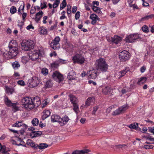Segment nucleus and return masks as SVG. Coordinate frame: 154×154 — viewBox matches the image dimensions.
Wrapping results in <instances>:
<instances>
[{"mask_svg": "<svg viewBox=\"0 0 154 154\" xmlns=\"http://www.w3.org/2000/svg\"><path fill=\"white\" fill-rule=\"evenodd\" d=\"M90 75L88 77L90 79H95L97 75V69H93L89 71Z\"/></svg>", "mask_w": 154, "mask_h": 154, "instance_id": "f3484780", "label": "nucleus"}, {"mask_svg": "<svg viewBox=\"0 0 154 154\" xmlns=\"http://www.w3.org/2000/svg\"><path fill=\"white\" fill-rule=\"evenodd\" d=\"M111 91L112 89H111L110 86H105L102 89L103 93L106 95L112 94Z\"/></svg>", "mask_w": 154, "mask_h": 154, "instance_id": "412c9836", "label": "nucleus"}, {"mask_svg": "<svg viewBox=\"0 0 154 154\" xmlns=\"http://www.w3.org/2000/svg\"><path fill=\"white\" fill-rule=\"evenodd\" d=\"M89 18L92 20L91 23L93 25H95L96 23L97 20H100V18L97 15L94 14H91Z\"/></svg>", "mask_w": 154, "mask_h": 154, "instance_id": "2eb2a0df", "label": "nucleus"}, {"mask_svg": "<svg viewBox=\"0 0 154 154\" xmlns=\"http://www.w3.org/2000/svg\"><path fill=\"white\" fill-rule=\"evenodd\" d=\"M22 49L25 51H29L33 49L35 46L34 42L32 40L23 41L21 43Z\"/></svg>", "mask_w": 154, "mask_h": 154, "instance_id": "20e7f679", "label": "nucleus"}, {"mask_svg": "<svg viewBox=\"0 0 154 154\" xmlns=\"http://www.w3.org/2000/svg\"><path fill=\"white\" fill-rule=\"evenodd\" d=\"M128 127L131 129H135L136 130L140 131L141 129L138 127V124L137 123L135 122L128 126Z\"/></svg>", "mask_w": 154, "mask_h": 154, "instance_id": "b1692460", "label": "nucleus"}, {"mask_svg": "<svg viewBox=\"0 0 154 154\" xmlns=\"http://www.w3.org/2000/svg\"><path fill=\"white\" fill-rule=\"evenodd\" d=\"M142 1L143 2V3L142 4L143 6L145 7H147L148 6H149V4L148 3L145 2L144 0H142Z\"/></svg>", "mask_w": 154, "mask_h": 154, "instance_id": "052dcab7", "label": "nucleus"}, {"mask_svg": "<svg viewBox=\"0 0 154 154\" xmlns=\"http://www.w3.org/2000/svg\"><path fill=\"white\" fill-rule=\"evenodd\" d=\"M48 19V17L47 16H45L43 17V20L42 21L43 23L44 24H46L47 22L46 20Z\"/></svg>", "mask_w": 154, "mask_h": 154, "instance_id": "e2e57ef3", "label": "nucleus"}, {"mask_svg": "<svg viewBox=\"0 0 154 154\" xmlns=\"http://www.w3.org/2000/svg\"><path fill=\"white\" fill-rule=\"evenodd\" d=\"M18 53V48H9L8 52V58L9 59L15 57Z\"/></svg>", "mask_w": 154, "mask_h": 154, "instance_id": "ddd939ff", "label": "nucleus"}, {"mask_svg": "<svg viewBox=\"0 0 154 154\" xmlns=\"http://www.w3.org/2000/svg\"><path fill=\"white\" fill-rule=\"evenodd\" d=\"M12 66L13 68L15 69H18L20 66V65L18 61H15L12 63Z\"/></svg>", "mask_w": 154, "mask_h": 154, "instance_id": "c85d7f7f", "label": "nucleus"}, {"mask_svg": "<svg viewBox=\"0 0 154 154\" xmlns=\"http://www.w3.org/2000/svg\"><path fill=\"white\" fill-rule=\"evenodd\" d=\"M43 14V12L42 11H39L36 14L35 20L36 23H38L40 20Z\"/></svg>", "mask_w": 154, "mask_h": 154, "instance_id": "4be33fe9", "label": "nucleus"}, {"mask_svg": "<svg viewBox=\"0 0 154 154\" xmlns=\"http://www.w3.org/2000/svg\"><path fill=\"white\" fill-rule=\"evenodd\" d=\"M77 10V7L76 6H73L72 8V12L73 14L75 13Z\"/></svg>", "mask_w": 154, "mask_h": 154, "instance_id": "0e129e2a", "label": "nucleus"}, {"mask_svg": "<svg viewBox=\"0 0 154 154\" xmlns=\"http://www.w3.org/2000/svg\"><path fill=\"white\" fill-rule=\"evenodd\" d=\"M9 48H18L17 44L16 41L14 40H11L9 43L8 45Z\"/></svg>", "mask_w": 154, "mask_h": 154, "instance_id": "a211bd4d", "label": "nucleus"}, {"mask_svg": "<svg viewBox=\"0 0 154 154\" xmlns=\"http://www.w3.org/2000/svg\"><path fill=\"white\" fill-rule=\"evenodd\" d=\"M97 69L102 72H106L108 67V65L105 60L100 58L96 61Z\"/></svg>", "mask_w": 154, "mask_h": 154, "instance_id": "7ed1b4c3", "label": "nucleus"}, {"mask_svg": "<svg viewBox=\"0 0 154 154\" xmlns=\"http://www.w3.org/2000/svg\"><path fill=\"white\" fill-rule=\"evenodd\" d=\"M70 101L71 103L73 104L77 103L78 102V100L76 97L72 95H69Z\"/></svg>", "mask_w": 154, "mask_h": 154, "instance_id": "a878e982", "label": "nucleus"}, {"mask_svg": "<svg viewBox=\"0 0 154 154\" xmlns=\"http://www.w3.org/2000/svg\"><path fill=\"white\" fill-rule=\"evenodd\" d=\"M142 29L144 32L145 33H147L149 32L148 27L146 25H144L143 26Z\"/></svg>", "mask_w": 154, "mask_h": 154, "instance_id": "c03bdc74", "label": "nucleus"}, {"mask_svg": "<svg viewBox=\"0 0 154 154\" xmlns=\"http://www.w3.org/2000/svg\"><path fill=\"white\" fill-rule=\"evenodd\" d=\"M0 152L2 153H4V154H9L7 151H6L5 149V147L1 145V143H0Z\"/></svg>", "mask_w": 154, "mask_h": 154, "instance_id": "f704fd0d", "label": "nucleus"}, {"mask_svg": "<svg viewBox=\"0 0 154 154\" xmlns=\"http://www.w3.org/2000/svg\"><path fill=\"white\" fill-rule=\"evenodd\" d=\"M66 0H63L62 2L60 5V10H61L63 9L66 6Z\"/></svg>", "mask_w": 154, "mask_h": 154, "instance_id": "79ce46f5", "label": "nucleus"}, {"mask_svg": "<svg viewBox=\"0 0 154 154\" xmlns=\"http://www.w3.org/2000/svg\"><path fill=\"white\" fill-rule=\"evenodd\" d=\"M93 98L91 97H88L85 102V105L88 106H90L91 103L93 101Z\"/></svg>", "mask_w": 154, "mask_h": 154, "instance_id": "4c0bfd02", "label": "nucleus"}, {"mask_svg": "<svg viewBox=\"0 0 154 154\" xmlns=\"http://www.w3.org/2000/svg\"><path fill=\"white\" fill-rule=\"evenodd\" d=\"M17 83L18 85L23 86L25 85V83L23 80H20L17 81Z\"/></svg>", "mask_w": 154, "mask_h": 154, "instance_id": "603ef678", "label": "nucleus"}, {"mask_svg": "<svg viewBox=\"0 0 154 154\" xmlns=\"http://www.w3.org/2000/svg\"><path fill=\"white\" fill-rule=\"evenodd\" d=\"M39 120L38 119L34 118L32 121V123L33 126H36L38 125L39 123Z\"/></svg>", "mask_w": 154, "mask_h": 154, "instance_id": "c9c22d12", "label": "nucleus"}, {"mask_svg": "<svg viewBox=\"0 0 154 154\" xmlns=\"http://www.w3.org/2000/svg\"><path fill=\"white\" fill-rule=\"evenodd\" d=\"M119 56L121 61H125L130 58V54L128 51L124 50L120 53Z\"/></svg>", "mask_w": 154, "mask_h": 154, "instance_id": "9d476101", "label": "nucleus"}, {"mask_svg": "<svg viewBox=\"0 0 154 154\" xmlns=\"http://www.w3.org/2000/svg\"><path fill=\"white\" fill-rule=\"evenodd\" d=\"M21 102L24 107L28 110L38 107L41 104V101L38 97H34L33 100L31 97H25L22 99Z\"/></svg>", "mask_w": 154, "mask_h": 154, "instance_id": "f257e3e1", "label": "nucleus"}, {"mask_svg": "<svg viewBox=\"0 0 154 154\" xmlns=\"http://www.w3.org/2000/svg\"><path fill=\"white\" fill-rule=\"evenodd\" d=\"M53 86V82L51 80H49L45 83V86L46 88H50Z\"/></svg>", "mask_w": 154, "mask_h": 154, "instance_id": "473e14b6", "label": "nucleus"}, {"mask_svg": "<svg viewBox=\"0 0 154 154\" xmlns=\"http://www.w3.org/2000/svg\"><path fill=\"white\" fill-rule=\"evenodd\" d=\"M30 146H31L32 147L34 148H35L37 149L38 144H35L34 143L32 142Z\"/></svg>", "mask_w": 154, "mask_h": 154, "instance_id": "4d7b16f0", "label": "nucleus"}, {"mask_svg": "<svg viewBox=\"0 0 154 154\" xmlns=\"http://www.w3.org/2000/svg\"><path fill=\"white\" fill-rule=\"evenodd\" d=\"M43 114L42 116V120H44L48 117L50 115L51 112L49 110L45 109L43 112Z\"/></svg>", "mask_w": 154, "mask_h": 154, "instance_id": "6ab92c4d", "label": "nucleus"}, {"mask_svg": "<svg viewBox=\"0 0 154 154\" xmlns=\"http://www.w3.org/2000/svg\"><path fill=\"white\" fill-rule=\"evenodd\" d=\"M80 17V12L78 11L75 14V18L76 20H78Z\"/></svg>", "mask_w": 154, "mask_h": 154, "instance_id": "864d4df0", "label": "nucleus"}, {"mask_svg": "<svg viewBox=\"0 0 154 154\" xmlns=\"http://www.w3.org/2000/svg\"><path fill=\"white\" fill-rule=\"evenodd\" d=\"M99 8H100L99 7L93 5L92 7V9L94 11L96 12L98 10V9H99Z\"/></svg>", "mask_w": 154, "mask_h": 154, "instance_id": "5fc2aeb1", "label": "nucleus"}, {"mask_svg": "<svg viewBox=\"0 0 154 154\" xmlns=\"http://www.w3.org/2000/svg\"><path fill=\"white\" fill-rule=\"evenodd\" d=\"M72 60L74 63L82 64L85 61L84 57L81 54H76L72 57Z\"/></svg>", "mask_w": 154, "mask_h": 154, "instance_id": "39448f33", "label": "nucleus"}, {"mask_svg": "<svg viewBox=\"0 0 154 154\" xmlns=\"http://www.w3.org/2000/svg\"><path fill=\"white\" fill-rule=\"evenodd\" d=\"M146 78L145 77H143L141 78L138 82H137V84L138 85H141L145 82L146 80Z\"/></svg>", "mask_w": 154, "mask_h": 154, "instance_id": "2f4dec72", "label": "nucleus"}, {"mask_svg": "<svg viewBox=\"0 0 154 154\" xmlns=\"http://www.w3.org/2000/svg\"><path fill=\"white\" fill-rule=\"evenodd\" d=\"M29 60L28 56H23L22 57L21 61L23 63H26Z\"/></svg>", "mask_w": 154, "mask_h": 154, "instance_id": "e433bc0d", "label": "nucleus"}, {"mask_svg": "<svg viewBox=\"0 0 154 154\" xmlns=\"http://www.w3.org/2000/svg\"><path fill=\"white\" fill-rule=\"evenodd\" d=\"M154 17V15L151 14L146 16L144 17H142L141 19V21H144L145 20H147L149 19H151Z\"/></svg>", "mask_w": 154, "mask_h": 154, "instance_id": "7c9ffc66", "label": "nucleus"}, {"mask_svg": "<svg viewBox=\"0 0 154 154\" xmlns=\"http://www.w3.org/2000/svg\"><path fill=\"white\" fill-rule=\"evenodd\" d=\"M146 69V67L143 66L142 67L140 68V71L142 73L144 72Z\"/></svg>", "mask_w": 154, "mask_h": 154, "instance_id": "bf43d9fd", "label": "nucleus"}, {"mask_svg": "<svg viewBox=\"0 0 154 154\" xmlns=\"http://www.w3.org/2000/svg\"><path fill=\"white\" fill-rule=\"evenodd\" d=\"M13 127H20L22 126L23 127V130H26L28 127L27 125L23 124L21 121H17L14 124L12 125Z\"/></svg>", "mask_w": 154, "mask_h": 154, "instance_id": "4468645a", "label": "nucleus"}, {"mask_svg": "<svg viewBox=\"0 0 154 154\" xmlns=\"http://www.w3.org/2000/svg\"><path fill=\"white\" fill-rule=\"evenodd\" d=\"M73 109L74 110L76 113H78V111H79V108L77 103L73 104Z\"/></svg>", "mask_w": 154, "mask_h": 154, "instance_id": "a19ab883", "label": "nucleus"}, {"mask_svg": "<svg viewBox=\"0 0 154 154\" xmlns=\"http://www.w3.org/2000/svg\"><path fill=\"white\" fill-rule=\"evenodd\" d=\"M145 137L147 140H148L151 141V143L154 144V138L153 137H152L150 136H146Z\"/></svg>", "mask_w": 154, "mask_h": 154, "instance_id": "de8ad7c7", "label": "nucleus"}, {"mask_svg": "<svg viewBox=\"0 0 154 154\" xmlns=\"http://www.w3.org/2000/svg\"><path fill=\"white\" fill-rule=\"evenodd\" d=\"M47 32V29L45 28H42L40 30V33L41 34L43 35L46 34Z\"/></svg>", "mask_w": 154, "mask_h": 154, "instance_id": "3c124183", "label": "nucleus"}, {"mask_svg": "<svg viewBox=\"0 0 154 154\" xmlns=\"http://www.w3.org/2000/svg\"><path fill=\"white\" fill-rule=\"evenodd\" d=\"M60 3L59 0H56L53 5V7L54 8H57Z\"/></svg>", "mask_w": 154, "mask_h": 154, "instance_id": "49530a36", "label": "nucleus"}, {"mask_svg": "<svg viewBox=\"0 0 154 154\" xmlns=\"http://www.w3.org/2000/svg\"><path fill=\"white\" fill-rule=\"evenodd\" d=\"M60 116L57 115H52L51 117V121L52 122H60Z\"/></svg>", "mask_w": 154, "mask_h": 154, "instance_id": "aec40b11", "label": "nucleus"}, {"mask_svg": "<svg viewBox=\"0 0 154 154\" xmlns=\"http://www.w3.org/2000/svg\"><path fill=\"white\" fill-rule=\"evenodd\" d=\"M43 4L44 5L43 6H42L43 5V3L42 2H41V9H43L44 8H46L47 7V2H43Z\"/></svg>", "mask_w": 154, "mask_h": 154, "instance_id": "09e8293b", "label": "nucleus"}, {"mask_svg": "<svg viewBox=\"0 0 154 154\" xmlns=\"http://www.w3.org/2000/svg\"><path fill=\"white\" fill-rule=\"evenodd\" d=\"M98 106H96L93 108V110L92 111V114L95 115L96 112L97 110L98 109Z\"/></svg>", "mask_w": 154, "mask_h": 154, "instance_id": "13d9d810", "label": "nucleus"}, {"mask_svg": "<svg viewBox=\"0 0 154 154\" xmlns=\"http://www.w3.org/2000/svg\"><path fill=\"white\" fill-rule=\"evenodd\" d=\"M42 134V132L40 131H33L30 134V136L31 138H34V137H38Z\"/></svg>", "mask_w": 154, "mask_h": 154, "instance_id": "393cba45", "label": "nucleus"}, {"mask_svg": "<svg viewBox=\"0 0 154 154\" xmlns=\"http://www.w3.org/2000/svg\"><path fill=\"white\" fill-rule=\"evenodd\" d=\"M130 69L129 67H126L125 69L122 70L119 72V79H121L125 75V74L128 72L130 71Z\"/></svg>", "mask_w": 154, "mask_h": 154, "instance_id": "5701e85b", "label": "nucleus"}, {"mask_svg": "<svg viewBox=\"0 0 154 154\" xmlns=\"http://www.w3.org/2000/svg\"><path fill=\"white\" fill-rule=\"evenodd\" d=\"M52 77L55 80L59 83L61 82L64 79L63 75L57 71L53 73Z\"/></svg>", "mask_w": 154, "mask_h": 154, "instance_id": "9b49d317", "label": "nucleus"}, {"mask_svg": "<svg viewBox=\"0 0 154 154\" xmlns=\"http://www.w3.org/2000/svg\"><path fill=\"white\" fill-rule=\"evenodd\" d=\"M16 8L14 6H12L10 8V12L11 14H14L17 12Z\"/></svg>", "mask_w": 154, "mask_h": 154, "instance_id": "a18cd8bd", "label": "nucleus"}, {"mask_svg": "<svg viewBox=\"0 0 154 154\" xmlns=\"http://www.w3.org/2000/svg\"><path fill=\"white\" fill-rule=\"evenodd\" d=\"M60 38L59 36L56 37L51 43V47L54 50H57L60 48L59 42Z\"/></svg>", "mask_w": 154, "mask_h": 154, "instance_id": "1a4fd4ad", "label": "nucleus"}, {"mask_svg": "<svg viewBox=\"0 0 154 154\" xmlns=\"http://www.w3.org/2000/svg\"><path fill=\"white\" fill-rule=\"evenodd\" d=\"M122 38L120 36L115 35L113 37L107 38V41L109 42H112V44H118L122 41Z\"/></svg>", "mask_w": 154, "mask_h": 154, "instance_id": "f8f14e48", "label": "nucleus"}, {"mask_svg": "<svg viewBox=\"0 0 154 154\" xmlns=\"http://www.w3.org/2000/svg\"><path fill=\"white\" fill-rule=\"evenodd\" d=\"M48 99H47L44 100V103L42 104V107L44 108L48 104Z\"/></svg>", "mask_w": 154, "mask_h": 154, "instance_id": "8fccbe9b", "label": "nucleus"}, {"mask_svg": "<svg viewBox=\"0 0 154 154\" xmlns=\"http://www.w3.org/2000/svg\"><path fill=\"white\" fill-rule=\"evenodd\" d=\"M140 37L138 34H130L127 35L125 38V40L127 43H132L139 38Z\"/></svg>", "mask_w": 154, "mask_h": 154, "instance_id": "0eeeda50", "label": "nucleus"}, {"mask_svg": "<svg viewBox=\"0 0 154 154\" xmlns=\"http://www.w3.org/2000/svg\"><path fill=\"white\" fill-rule=\"evenodd\" d=\"M75 75V73L73 70L70 71L68 73L67 78L70 80H71L74 79V75Z\"/></svg>", "mask_w": 154, "mask_h": 154, "instance_id": "bb28decb", "label": "nucleus"}, {"mask_svg": "<svg viewBox=\"0 0 154 154\" xmlns=\"http://www.w3.org/2000/svg\"><path fill=\"white\" fill-rule=\"evenodd\" d=\"M26 29L28 30H29L31 29H34V26H32V25L31 24L28 26L26 27Z\"/></svg>", "mask_w": 154, "mask_h": 154, "instance_id": "338daca9", "label": "nucleus"}, {"mask_svg": "<svg viewBox=\"0 0 154 154\" xmlns=\"http://www.w3.org/2000/svg\"><path fill=\"white\" fill-rule=\"evenodd\" d=\"M19 146L20 145H22V146H25V144L23 139H21V140H20V143H18Z\"/></svg>", "mask_w": 154, "mask_h": 154, "instance_id": "774afa93", "label": "nucleus"}, {"mask_svg": "<svg viewBox=\"0 0 154 154\" xmlns=\"http://www.w3.org/2000/svg\"><path fill=\"white\" fill-rule=\"evenodd\" d=\"M6 90L8 94H12L14 92V89L13 88H10L8 87H6Z\"/></svg>", "mask_w": 154, "mask_h": 154, "instance_id": "58836bf2", "label": "nucleus"}, {"mask_svg": "<svg viewBox=\"0 0 154 154\" xmlns=\"http://www.w3.org/2000/svg\"><path fill=\"white\" fill-rule=\"evenodd\" d=\"M5 104L8 107L11 106L13 103H12L11 100H10L8 97H6L5 98Z\"/></svg>", "mask_w": 154, "mask_h": 154, "instance_id": "c756f323", "label": "nucleus"}, {"mask_svg": "<svg viewBox=\"0 0 154 154\" xmlns=\"http://www.w3.org/2000/svg\"><path fill=\"white\" fill-rule=\"evenodd\" d=\"M48 146V145L47 144L45 143H42L40 144L39 145H38L37 148H38L40 149H42L46 148Z\"/></svg>", "mask_w": 154, "mask_h": 154, "instance_id": "72a5a7b5", "label": "nucleus"}, {"mask_svg": "<svg viewBox=\"0 0 154 154\" xmlns=\"http://www.w3.org/2000/svg\"><path fill=\"white\" fill-rule=\"evenodd\" d=\"M51 66L52 68H56L58 66V64L56 63H53L51 64Z\"/></svg>", "mask_w": 154, "mask_h": 154, "instance_id": "69168bd1", "label": "nucleus"}, {"mask_svg": "<svg viewBox=\"0 0 154 154\" xmlns=\"http://www.w3.org/2000/svg\"><path fill=\"white\" fill-rule=\"evenodd\" d=\"M85 153H87V152L83 150L80 151L75 150L73 152L72 154H85Z\"/></svg>", "mask_w": 154, "mask_h": 154, "instance_id": "37998d69", "label": "nucleus"}, {"mask_svg": "<svg viewBox=\"0 0 154 154\" xmlns=\"http://www.w3.org/2000/svg\"><path fill=\"white\" fill-rule=\"evenodd\" d=\"M69 120V118L67 116L65 115L61 118L60 117L59 124L61 126H63L66 124Z\"/></svg>", "mask_w": 154, "mask_h": 154, "instance_id": "dca6fc26", "label": "nucleus"}, {"mask_svg": "<svg viewBox=\"0 0 154 154\" xmlns=\"http://www.w3.org/2000/svg\"><path fill=\"white\" fill-rule=\"evenodd\" d=\"M128 109V106L127 104H124L119 107L113 111L112 113L113 116H116L124 113Z\"/></svg>", "mask_w": 154, "mask_h": 154, "instance_id": "423d86ee", "label": "nucleus"}, {"mask_svg": "<svg viewBox=\"0 0 154 154\" xmlns=\"http://www.w3.org/2000/svg\"><path fill=\"white\" fill-rule=\"evenodd\" d=\"M41 72L43 75H47L48 74V71L47 69L46 68H44L42 69Z\"/></svg>", "mask_w": 154, "mask_h": 154, "instance_id": "ea45409f", "label": "nucleus"}, {"mask_svg": "<svg viewBox=\"0 0 154 154\" xmlns=\"http://www.w3.org/2000/svg\"><path fill=\"white\" fill-rule=\"evenodd\" d=\"M44 54L43 48L40 47L38 50L31 51L29 54V58L32 61H35L40 58Z\"/></svg>", "mask_w": 154, "mask_h": 154, "instance_id": "f03ea898", "label": "nucleus"}, {"mask_svg": "<svg viewBox=\"0 0 154 154\" xmlns=\"http://www.w3.org/2000/svg\"><path fill=\"white\" fill-rule=\"evenodd\" d=\"M40 79L37 76H33L28 80V82L32 87L38 85L40 83Z\"/></svg>", "mask_w": 154, "mask_h": 154, "instance_id": "6e6552de", "label": "nucleus"}, {"mask_svg": "<svg viewBox=\"0 0 154 154\" xmlns=\"http://www.w3.org/2000/svg\"><path fill=\"white\" fill-rule=\"evenodd\" d=\"M19 104L18 103H13L11 106L12 107V110L14 112H15L19 110V107L17 106V105Z\"/></svg>", "mask_w": 154, "mask_h": 154, "instance_id": "cd10ccee", "label": "nucleus"}, {"mask_svg": "<svg viewBox=\"0 0 154 154\" xmlns=\"http://www.w3.org/2000/svg\"><path fill=\"white\" fill-rule=\"evenodd\" d=\"M35 12V8H32L30 11L31 14H33Z\"/></svg>", "mask_w": 154, "mask_h": 154, "instance_id": "680f3d73", "label": "nucleus"}, {"mask_svg": "<svg viewBox=\"0 0 154 154\" xmlns=\"http://www.w3.org/2000/svg\"><path fill=\"white\" fill-rule=\"evenodd\" d=\"M149 131V132L152 133L154 135V127H149L148 128Z\"/></svg>", "mask_w": 154, "mask_h": 154, "instance_id": "6e6d98bb", "label": "nucleus"}]
</instances>
